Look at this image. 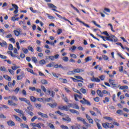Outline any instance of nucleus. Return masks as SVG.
<instances>
[{
	"mask_svg": "<svg viewBox=\"0 0 129 129\" xmlns=\"http://www.w3.org/2000/svg\"><path fill=\"white\" fill-rule=\"evenodd\" d=\"M36 50L37 51V52H42L43 51V49L39 46L37 47Z\"/></svg>",
	"mask_w": 129,
	"mask_h": 129,
	"instance_id": "obj_61",
	"label": "nucleus"
},
{
	"mask_svg": "<svg viewBox=\"0 0 129 129\" xmlns=\"http://www.w3.org/2000/svg\"><path fill=\"white\" fill-rule=\"evenodd\" d=\"M7 123H8V125H9L10 126H14L16 125V124L15 123V122H14L12 120L7 121Z\"/></svg>",
	"mask_w": 129,
	"mask_h": 129,
	"instance_id": "obj_14",
	"label": "nucleus"
},
{
	"mask_svg": "<svg viewBox=\"0 0 129 129\" xmlns=\"http://www.w3.org/2000/svg\"><path fill=\"white\" fill-rule=\"evenodd\" d=\"M48 126H49L50 128L51 129H55V126H54V125H53V124L51 123H49L48 124Z\"/></svg>",
	"mask_w": 129,
	"mask_h": 129,
	"instance_id": "obj_44",
	"label": "nucleus"
},
{
	"mask_svg": "<svg viewBox=\"0 0 129 129\" xmlns=\"http://www.w3.org/2000/svg\"><path fill=\"white\" fill-rule=\"evenodd\" d=\"M54 65H55V62H52L49 63L46 66V67H49V68H51L52 67H54Z\"/></svg>",
	"mask_w": 129,
	"mask_h": 129,
	"instance_id": "obj_28",
	"label": "nucleus"
},
{
	"mask_svg": "<svg viewBox=\"0 0 129 129\" xmlns=\"http://www.w3.org/2000/svg\"><path fill=\"white\" fill-rule=\"evenodd\" d=\"M60 127L62 129H69V128L68 127V126H66V125H61L60 126Z\"/></svg>",
	"mask_w": 129,
	"mask_h": 129,
	"instance_id": "obj_63",
	"label": "nucleus"
},
{
	"mask_svg": "<svg viewBox=\"0 0 129 129\" xmlns=\"http://www.w3.org/2000/svg\"><path fill=\"white\" fill-rule=\"evenodd\" d=\"M59 80L62 83H67V80L66 79L59 78Z\"/></svg>",
	"mask_w": 129,
	"mask_h": 129,
	"instance_id": "obj_38",
	"label": "nucleus"
},
{
	"mask_svg": "<svg viewBox=\"0 0 129 129\" xmlns=\"http://www.w3.org/2000/svg\"><path fill=\"white\" fill-rule=\"evenodd\" d=\"M103 35H105L106 36V37H109V34H108V33H107V31H104L103 32L101 33Z\"/></svg>",
	"mask_w": 129,
	"mask_h": 129,
	"instance_id": "obj_51",
	"label": "nucleus"
},
{
	"mask_svg": "<svg viewBox=\"0 0 129 129\" xmlns=\"http://www.w3.org/2000/svg\"><path fill=\"white\" fill-rule=\"evenodd\" d=\"M20 126H21L22 128H26L30 129V128H29V126H28V125H27V124H25V123H21L20 124Z\"/></svg>",
	"mask_w": 129,
	"mask_h": 129,
	"instance_id": "obj_18",
	"label": "nucleus"
},
{
	"mask_svg": "<svg viewBox=\"0 0 129 129\" xmlns=\"http://www.w3.org/2000/svg\"><path fill=\"white\" fill-rule=\"evenodd\" d=\"M71 79H72L74 82H82V83H84L83 81L77 80L73 77H71Z\"/></svg>",
	"mask_w": 129,
	"mask_h": 129,
	"instance_id": "obj_21",
	"label": "nucleus"
},
{
	"mask_svg": "<svg viewBox=\"0 0 129 129\" xmlns=\"http://www.w3.org/2000/svg\"><path fill=\"white\" fill-rule=\"evenodd\" d=\"M14 33L15 35V36H17V37H19L21 34V32H22V29L20 28L17 29V30H14Z\"/></svg>",
	"mask_w": 129,
	"mask_h": 129,
	"instance_id": "obj_6",
	"label": "nucleus"
},
{
	"mask_svg": "<svg viewBox=\"0 0 129 129\" xmlns=\"http://www.w3.org/2000/svg\"><path fill=\"white\" fill-rule=\"evenodd\" d=\"M8 104L11 106H17V104L11 100H8Z\"/></svg>",
	"mask_w": 129,
	"mask_h": 129,
	"instance_id": "obj_15",
	"label": "nucleus"
},
{
	"mask_svg": "<svg viewBox=\"0 0 129 129\" xmlns=\"http://www.w3.org/2000/svg\"><path fill=\"white\" fill-rule=\"evenodd\" d=\"M0 71H4V72H7V69L5 67H1L0 68Z\"/></svg>",
	"mask_w": 129,
	"mask_h": 129,
	"instance_id": "obj_49",
	"label": "nucleus"
},
{
	"mask_svg": "<svg viewBox=\"0 0 129 129\" xmlns=\"http://www.w3.org/2000/svg\"><path fill=\"white\" fill-rule=\"evenodd\" d=\"M42 84H48V82L45 79H43L41 81Z\"/></svg>",
	"mask_w": 129,
	"mask_h": 129,
	"instance_id": "obj_50",
	"label": "nucleus"
},
{
	"mask_svg": "<svg viewBox=\"0 0 129 129\" xmlns=\"http://www.w3.org/2000/svg\"><path fill=\"white\" fill-rule=\"evenodd\" d=\"M29 105V106L27 107V110H28V111H32V110L34 109V108H33V106L32 105V104Z\"/></svg>",
	"mask_w": 129,
	"mask_h": 129,
	"instance_id": "obj_37",
	"label": "nucleus"
},
{
	"mask_svg": "<svg viewBox=\"0 0 129 129\" xmlns=\"http://www.w3.org/2000/svg\"><path fill=\"white\" fill-rule=\"evenodd\" d=\"M11 68L12 70L16 71L17 70V69H19V68H21V67L14 64V66L12 67Z\"/></svg>",
	"mask_w": 129,
	"mask_h": 129,
	"instance_id": "obj_23",
	"label": "nucleus"
},
{
	"mask_svg": "<svg viewBox=\"0 0 129 129\" xmlns=\"http://www.w3.org/2000/svg\"><path fill=\"white\" fill-rule=\"evenodd\" d=\"M77 119L78 121H82V122H83V123L85 122V120L83 118L80 117H78L77 118Z\"/></svg>",
	"mask_w": 129,
	"mask_h": 129,
	"instance_id": "obj_31",
	"label": "nucleus"
},
{
	"mask_svg": "<svg viewBox=\"0 0 129 129\" xmlns=\"http://www.w3.org/2000/svg\"><path fill=\"white\" fill-rule=\"evenodd\" d=\"M62 99H63L64 101H65V102H68V99H67V97H65L64 94H62Z\"/></svg>",
	"mask_w": 129,
	"mask_h": 129,
	"instance_id": "obj_46",
	"label": "nucleus"
},
{
	"mask_svg": "<svg viewBox=\"0 0 129 129\" xmlns=\"http://www.w3.org/2000/svg\"><path fill=\"white\" fill-rule=\"evenodd\" d=\"M14 110L16 112H18V113H20V114H22V115H23V111H22L19 109H14Z\"/></svg>",
	"mask_w": 129,
	"mask_h": 129,
	"instance_id": "obj_33",
	"label": "nucleus"
},
{
	"mask_svg": "<svg viewBox=\"0 0 129 129\" xmlns=\"http://www.w3.org/2000/svg\"><path fill=\"white\" fill-rule=\"evenodd\" d=\"M47 92L48 93H49V94H51L50 96H52V97H54V96H55V92L53 91H50V90H48Z\"/></svg>",
	"mask_w": 129,
	"mask_h": 129,
	"instance_id": "obj_27",
	"label": "nucleus"
},
{
	"mask_svg": "<svg viewBox=\"0 0 129 129\" xmlns=\"http://www.w3.org/2000/svg\"><path fill=\"white\" fill-rule=\"evenodd\" d=\"M62 60L64 62H68V61L69 60V58L67 56H64L62 57Z\"/></svg>",
	"mask_w": 129,
	"mask_h": 129,
	"instance_id": "obj_47",
	"label": "nucleus"
},
{
	"mask_svg": "<svg viewBox=\"0 0 129 129\" xmlns=\"http://www.w3.org/2000/svg\"><path fill=\"white\" fill-rule=\"evenodd\" d=\"M47 6L49 8H50V9H52V10L54 11V12H56V13H59V12L57 11V10H56V9H57V7H56L55 5L51 3H48L47 4Z\"/></svg>",
	"mask_w": 129,
	"mask_h": 129,
	"instance_id": "obj_2",
	"label": "nucleus"
},
{
	"mask_svg": "<svg viewBox=\"0 0 129 129\" xmlns=\"http://www.w3.org/2000/svg\"><path fill=\"white\" fill-rule=\"evenodd\" d=\"M80 102L82 104H87V105H91L90 102L88 101L87 100L85 99V98H83V100H80Z\"/></svg>",
	"mask_w": 129,
	"mask_h": 129,
	"instance_id": "obj_3",
	"label": "nucleus"
},
{
	"mask_svg": "<svg viewBox=\"0 0 129 129\" xmlns=\"http://www.w3.org/2000/svg\"><path fill=\"white\" fill-rule=\"evenodd\" d=\"M26 70L28 72H30V73H31V74H33L34 75H35V73H34V71H33V70L29 68H27Z\"/></svg>",
	"mask_w": 129,
	"mask_h": 129,
	"instance_id": "obj_40",
	"label": "nucleus"
},
{
	"mask_svg": "<svg viewBox=\"0 0 129 129\" xmlns=\"http://www.w3.org/2000/svg\"><path fill=\"white\" fill-rule=\"evenodd\" d=\"M92 60V57L91 56H88L87 58H85V61H86V63L88 62L89 61H91Z\"/></svg>",
	"mask_w": 129,
	"mask_h": 129,
	"instance_id": "obj_34",
	"label": "nucleus"
},
{
	"mask_svg": "<svg viewBox=\"0 0 129 129\" xmlns=\"http://www.w3.org/2000/svg\"><path fill=\"white\" fill-rule=\"evenodd\" d=\"M82 72H84V70L80 69H76L74 70V73H82Z\"/></svg>",
	"mask_w": 129,
	"mask_h": 129,
	"instance_id": "obj_9",
	"label": "nucleus"
},
{
	"mask_svg": "<svg viewBox=\"0 0 129 129\" xmlns=\"http://www.w3.org/2000/svg\"><path fill=\"white\" fill-rule=\"evenodd\" d=\"M7 53L9 55H11V57H13L14 58L17 57V55L14 54L12 51H8Z\"/></svg>",
	"mask_w": 129,
	"mask_h": 129,
	"instance_id": "obj_24",
	"label": "nucleus"
},
{
	"mask_svg": "<svg viewBox=\"0 0 129 129\" xmlns=\"http://www.w3.org/2000/svg\"><path fill=\"white\" fill-rule=\"evenodd\" d=\"M98 36L100 37V38H101V39H103V41H104L105 42V41H112V40L111 39H110L109 37H104L103 36H101V35H98Z\"/></svg>",
	"mask_w": 129,
	"mask_h": 129,
	"instance_id": "obj_8",
	"label": "nucleus"
},
{
	"mask_svg": "<svg viewBox=\"0 0 129 129\" xmlns=\"http://www.w3.org/2000/svg\"><path fill=\"white\" fill-rule=\"evenodd\" d=\"M119 89H120V90H126V89H128V86H121L120 85V86L119 87Z\"/></svg>",
	"mask_w": 129,
	"mask_h": 129,
	"instance_id": "obj_17",
	"label": "nucleus"
},
{
	"mask_svg": "<svg viewBox=\"0 0 129 129\" xmlns=\"http://www.w3.org/2000/svg\"><path fill=\"white\" fill-rule=\"evenodd\" d=\"M102 57L105 61H108V57H107V55L103 54L102 55Z\"/></svg>",
	"mask_w": 129,
	"mask_h": 129,
	"instance_id": "obj_39",
	"label": "nucleus"
},
{
	"mask_svg": "<svg viewBox=\"0 0 129 129\" xmlns=\"http://www.w3.org/2000/svg\"><path fill=\"white\" fill-rule=\"evenodd\" d=\"M97 94L99 95L100 97H103V94H102V92L100 91V90H97Z\"/></svg>",
	"mask_w": 129,
	"mask_h": 129,
	"instance_id": "obj_19",
	"label": "nucleus"
},
{
	"mask_svg": "<svg viewBox=\"0 0 129 129\" xmlns=\"http://www.w3.org/2000/svg\"><path fill=\"white\" fill-rule=\"evenodd\" d=\"M99 78H100V80L103 81V80H104V78H105V76L101 75L100 76H99Z\"/></svg>",
	"mask_w": 129,
	"mask_h": 129,
	"instance_id": "obj_59",
	"label": "nucleus"
},
{
	"mask_svg": "<svg viewBox=\"0 0 129 129\" xmlns=\"http://www.w3.org/2000/svg\"><path fill=\"white\" fill-rule=\"evenodd\" d=\"M105 12H106L107 13H110V9L105 8L104 9V11H103V13H104V14H106V15H107V14L105 13Z\"/></svg>",
	"mask_w": 129,
	"mask_h": 129,
	"instance_id": "obj_32",
	"label": "nucleus"
},
{
	"mask_svg": "<svg viewBox=\"0 0 129 129\" xmlns=\"http://www.w3.org/2000/svg\"><path fill=\"white\" fill-rule=\"evenodd\" d=\"M94 121L96 123L98 129H102V127H101V125H100V124L99 123V121H100L99 119L96 118L94 119Z\"/></svg>",
	"mask_w": 129,
	"mask_h": 129,
	"instance_id": "obj_5",
	"label": "nucleus"
},
{
	"mask_svg": "<svg viewBox=\"0 0 129 129\" xmlns=\"http://www.w3.org/2000/svg\"><path fill=\"white\" fill-rule=\"evenodd\" d=\"M8 49L9 50H10V51H12L14 49V46H13V45L12 44H9Z\"/></svg>",
	"mask_w": 129,
	"mask_h": 129,
	"instance_id": "obj_55",
	"label": "nucleus"
},
{
	"mask_svg": "<svg viewBox=\"0 0 129 129\" xmlns=\"http://www.w3.org/2000/svg\"><path fill=\"white\" fill-rule=\"evenodd\" d=\"M30 11L32 12V13H34V14H36V13H38L37 10H34L33 9V7H30Z\"/></svg>",
	"mask_w": 129,
	"mask_h": 129,
	"instance_id": "obj_52",
	"label": "nucleus"
},
{
	"mask_svg": "<svg viewBox=\"0 0 129 129\" xmlns=\"http://www.w3.org/2000/svg\"><path fill=\"white\" fill-rule=\"evenodd\" d=\"M59 109L61 110H66V111H68L69 110V106H58Z\"/></svg>",
	"mask_w": 129,
	"mask_h": 129,
	"instance_id": "obj_4",
	"label": "nucleus"
},
{
	"mask_svg": "<svg viewBox=\"0 0 129 129\" xmlns=\"http://www.w3.org/2000/svg\"><path fill=\"white\" fill-rule=\"evenodd\" d=\"M62 29H58L57 31V35H60L62 33Z\"/></svg>",
	"mask_w": 129,
	"mask_h": 129,
	"instance_id": "obj_64",
	"label": "nucleus"
},
{
	"mask_svg": "<svg viewBox=\"0 0 129 129\" xmlns=\"http://www.w3.org/2000/svg\"><path fill=\"white\" fill-rule=\"evenodd\" d=\"M38 114L39 115H40L41 117H44L45 118H48V115L43 113L41 112H38Z\"/></svg>",
	"mask_w": 129,
	"mask_h": 129,
	"instance_id": "obj_12",
	"label": "nucleus"
},
{
	"mask_svg": "<svg viewBox=\"0 0 129 129\" xmlns=\"http://www.w3.org/2000/svg\"><path fill=\"white\" fill-rule=\"evenodd\" d=\"M74 96L75 99L76 101H79L78 99L77 98V97L80 98V99H81L82 98V96L79 95L77 94H75L74 95Z\"/></svg>",
	"mask_w": 129,
	"mask_h": 129,
	"instance_id": "obj_13",
	"label": "nucleus"
},
{
	"mask_svg": "<svg viewBox=\"0 0 129 129\" xmlns=\"http://www.w3.org/2000/svg\"><path fill=\"white\" fill-rule=\"evenodd\" d=\"M31 125L32 126H34L35 127H38V128H42V127H41V123H31Z\"/></svg>",
	"mask_w": 129,
	"mask_h": 129,
	"instance_id": "obj_11",
	"label": "nucleus"
},
{
	"mask_svg": "<svg viewBox=\"0 0 129 129\" xmlns=\"http://www.w3.org/2000/svg\"><path fill=\"white\" fill-rule=\"evenodd\" d=\"M26 112H27V113H28V114L31 115V116H33V115H34V113H33V112H30V111L28 110H26Z\"/></svg>",
	"mask_w": 129,
	"mask_h": 129,
	"instance_id": "obj_54",
	"label": "nucleus"
},
{
	"mask_svg": "<svg viewBox=\"0 0 129 129\" xmlns=\"http://www.w3.org/2000/svg\"><path fill=\"white\" fill-rule=\"evenodd\" d=\"M108 81H109V83H110V84H111V85H112V87H115V88H118V87H119V86H120V85H118L116 84H114V80H113L109 79Z\"/></svg>",
	"mask_w": 129,
	"mask_h": 129,
	"instance_id": "obj_1",
	"label": "nucleus"
},
{
	"mask_svg": "<svg viewBox=\"0 0 129 129\" xmlns=\"http://www.w3.org/2000/svg\"><path fill=\"white\" fill-rule=\"evenodd\" d=\"M32 61L35 63V64H37L38 63V59H37V57L36 56H33L31 58Z\"/></svg>",
	"mask_w": 129,
	"mask_h": 129,
	"instance_id": "obj_25",
	"label": "nucleus"
},
{
	"mask_svg": "<svg viewBox=\"0 0 129 129\" xmlns=\"http://www.w3.org/2000/svg\"><path fill=\"white\" fill-rule=\"evenodd\" d=\"M109 39L112 40V41H110V42H117V38L114 36L111 35V36H109Z\"/></svg>",
	"mask_w": 129,
	"mask_h": 129,
	"instance_id": "obj_7",
	"label": "nucleus"
},
{
	"mask_svg": "<svg viewBox=\"0 0 129 129\" xmlns=\"http://www.w3.org/2000/svg\"><path fill=\"white\" fill-rule=\"evenodd\" d=\"M91 81L93 82H100V79H99L98 78L93 77L91 79Z\"/></svg>",
	"mask_w": 129,
	"mask_h": 129,
	"instance_id": "obj_16",
	"label": "nucleus"
},
{
	"mask_svg": "<svg viewBox=\"0 0 129 129\" xmlns=\"http://www.w3.org/2000/svg\"><path fill=\"white\" fill-rule=\"evenodd\" d=\"M47 105H49V106H50V107H51V108H55V107H56V106H57V103H54V104H52L51 103H48Z\"/></svg>",
	"mask_w": 129,
	"mask_h": 129,
	"instance_id": "obj_20",
	"label": "nucleus"
},
{
	"mask_svg": "<svg viewBox=\"0 0 129 129\" xmlns=\"http://www.w3.org/2000/svg\"><path fill=\"white\" fill-rule=\"evenodd\" d=\"M69 110H70V112H71L72 113H76V114H77V115L79 114V112L77 111L76 110L70 109Z\"/></svg>",
	"mask_w": 129,
	"mask_h": 129,
	"instance_id": "obj_30",
	"label": "nucleus"
},
{
	"mask_svg": "<svg viewBox=\"0 0 129 129\" xmlns=\"http://www.w3.org/2000/svg\"><path fill=\"white\" fill-rule=\"evenodd\" d=\"M80 91L82 92L83 94H85V93H86V90L85 89L82 88L80 89Z\"/></svg>",
	"mask_w": 129,
	"mask_h": 129,
	"instance_id": "obj_60",
	"label": "nucleus"
},
{
	"mask_svg": "<svg viewBox=\"0 0 129 129\" xmlns=\"http://www.w3.org/2000/svg\"><path fill=\"white\" fill-rule=\"evenodd\" d=\"M30 99L32 102H36L37 101V99L34 96L30 97Z\"/></svg>",
	"mask_w": 129,
	"mask_h": 129,
	"instance_id": "obj_41",
	"label": "nucleus"
},
{
	"mask_svg": "<svg viewBox=\"0 0 129 129\" xmlns=\"http://www.w3.org/2000/svg\"><path fill=\"white\" fill-rule=\"evenodd\" d=\"M17 80H21L23 79V75L17 76Z\"/></svg>",
	"mask_w": 129,
	"mask_h": 129,
	"instance_id": "obj_57",
	"label": "nucleus"
},
{
	"mask_svg": "<svg viewBox=\"0 0 129 129\" xmlns=\"http://www.w3.org/2000/svg\"><path fill=\"white\" fill-rule=\"evenodd\" d=\"M105 119H107V120H112V118L108 116H105L104 117Z\"/></svg>",
	"mask_w": 129,
	"mask_h": 129,
	"instance_id": "obj_58",
	"label": "nucleus"
},
{
	"mask_svg": "<svg viewBox=\"0 0 129 129\" xmlns=\"http://www.w3.org/2000/svg\"><path fill=\"white\" fill-rule=\"evenodd\" d=\"M13 116L15 117V119L16 120H18V121H22V119H21L20 117L17 116L16 115H14Z\"/></svg>",
	"mask_w": 129,
	"mask_h": 129,
	"instance_id": "obj_35",
	"label": "nucleus"
},
{
	"mask_svg": "<svg viewBox=\"0 0 129 129\" xmlns=\"http://www.w3.org/2000/svg\"><path fill=\"white\" fill-rule=\"evenodd\" d=\"M62 120H64L65 121H69L70 122L71 121V118H70L68 116H67L66 117L64 118L62 117Z\"/></svg>",
	"mask_w": 129,
	"mask_h": 129,
	"instance_id": "obj_26",
	"label": "nucleus"
},
{
	"mask_svg": "<svg viewBox=\"0 0 129 129\" xmlns=\"http://www.w3.org/2000/svg\"><path fill=\"white\" fill-rule=\"evenodd\" d=\"M10 98H11V99H12L13 100H15V101H18V98H17V97L15 95L12 96Z\"/></svg>",
	"mask_w": 129,
	"mask_h": 129,
	"instance_id": "obj_43",
	"label": "nucleus"
},
{
	"mask_svg": "<svg viewBox=\"0 0 129 129\" xmlns=\"http://www.w3.org/2000/svg\"><path fill=\"white\" fill-rule=\"evenodd\" d=\"M3 77H4V78L8 81H11L12 80V78H11V77L8 75H4Z\"/></svg>",
	"mask_w": 129,
	"mask_h": 129,
	"instance_id": "obj_29",
	"label": "nucleus"
},
{
	"mask_svg": "<svg viewBox=\"0 0 129 129\" xmlns=\"http://www.w3.org/2000/svg\"><path fill=\"white\" fill-rule=\"evenodd\" d=\"M22 50L24 54H28L29 53V50L25 47H22Z\"/></svg>",
	"mask_w": 129,
	"mask_h": 129,
	"instance_id": "obj_22",
	"label": "nucleus"
},
{
	"mask_svg": "<svg viewBox=\"0 0 129 129\" xmlns=\"http://www.w3.org/2000/svg\"><path fill=\"white\" fill-rule=\"evenodd\" d=\"M30 11L32 12V13H34V14H36V13H38L37 10H34L33 9V7H30Z\"/></svg>",
	"mask_w": 129,
	"mask_h": 129,
	"instance_id": "obj_53",
	"label": "nucleus"
},
{
	"mask_svg": "<svg viewBox=\"0 0 129 129\" xmlns=\"http://www.w3.org/2000/svg\"><path fill=\"white\" fill-rule=\"evenodd\" d=\"M71 8H72L74 10H75V11H76V12L77 13H79V10H78V9H77V8H76V7H74L73 6V5L71 4Z\"/></svg>",
	"mask_w": 129,
	"mask_h": 129,
	"instance_id": "obj_42",
	"label": "nucleus"
},
{
	"mask_svg": "<svg viewBox=\"0 0 129 129\" xmlns=\"http://www.w3.org/2000/svg\"><path fill=\"white\" fill-rule=\"evenodd\" d=\"M107 124H108L106 123V122L102 123V125L104 128H108Z\"/></svg>",
	"mask_w": 129,
	"mask_h": 129,
	"instance_id": "obj_56",
	"label": "nucleus"
},
{
	"mask_svg": "<svg viewBox=\"0 0 129 129\" xmlns=\"http://www.w3.org/2000/svg\"><path fill=\"white\" fill-rule=\"evenodd\" d=\"M39 64L40 65H44V64H46V61H45V59H42L39 61Z\"/></svg>",
	"mask_w": 129,
	"mask_h": 129,
	"instance_id": "obj_45",
	"label": "nucleus"
},
{
	"mask_svg": "<svg viewBox=\"0 0 129 129\" xmlns=\"http://www.w3.org/2000/svg\"><path fill=\"white\" fill-rule=\"evenodd\" d=\"M28 49L29 51H31V52H34V48H33V47H32V46H28Z\"/></svg>",
	"mask_w": 129,
	"mask_h": 129,
	"instance_id": "obj_62",
	"label": "nucleus"
},
{
	"mask_svg": "<svg viewBox=\"0 0 129 129\" xmlns=\"http://www.w3.org/2000/svg\"><path fill=\"white\" fill-rule=\"evenodd\" d=\"M73 108H75V109H79V106L76 104H73Z\"/></svg>",
	"mask_w": 129,
	"mask_h": 129,
	"instance_id": "obj_48",
	"label": "nucleus"
},
{
	"mask_svg": "<svg viewBox=\"0 0 129 129\" xmlns=\"http://www.w3.org/2000/svg\"><path fill=\"white\" fill-rule=\"evenodd\" d=\"M76 20L77 21H78V22H79V23H80L81 24H83V25H84L85 27H86V28H90V26L88 25V24H87L86 23L83 22V21H81L79 19L76 18Z\"/></svg>",
	"mask_w": 129,
	"mask_h": 129,
	"instance_id": "obj_10",
	"label": "nucleus"
},
{
	"mask_svg": "<svg viewBox=\"0 0 129 129\" xmlns=\"http://www.w3.org/2000/svg\"><path fill=\"white\" fill-rule=\"evenodd\" d=\"M46 15L47 16L48 19H49L50 20H54V19H55V17L51 16V15H50L48 13H47Z\"/></svg>",
	"mask_w": 129,
	"mask_h": 129,
	"instance_id": "obj_36",
	"label": "nucleus"
}]
</instances>
